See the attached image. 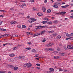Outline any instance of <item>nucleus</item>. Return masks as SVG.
<instances>
[{
  "mask_svg": "<svg viewBox=\"0 0 73 73\" xmlns=\"http://www.w3.org/2000/svg\"><path fill=\"white\" fill-rule=\"evenodd\" d=\"M56 13V14H62V15H64L66 13V12L65 11L64 12H61L60 13Z\"/></svg>",
  "mask_w": 73,
  "mask_h": 73,
  "instance_id": "nucleus-1",
  "label": "nucleus"
},
{
  "mask_svg": "<svg viewBox=\"0 0 73 73\" xmlns=\"http://www.w3.org/2000/svg\"><path fill=\"white\" fill-rule=\"evenodd\" d=\"M42 9L43 10V12H45V11H46V8H45V7L43 6L42 8Z\"/></svg>",
  "mask_w": 73,
  "mask_h": 73,
  "instance_id": "nucleus-2",
  "label": "nucleus"
},
{
  "mask_svg": "<svg viewBox=\"0 0 73 73\" xmlns=\"http://www.w3.org/2000/svg\"><path fill=\"white\" fill-rule=\"evenodd\" d=\"M69 6V5H66L65 6H61V7H62V8H67V7H68Z\"/></svg>",
  "mask_w": 73,
  "mask_h": 73,
  "instance_id": "nucleus-3",
  "label": "nucleus"
},
{
  "mask_svg": "<svg viewBox=\"0 0 73 73\" xmlns=\"http://www.w3.org/2000/svg\"><path fill=\"white\" fill-rule=\"evenodd\" d=\"M27 68H30V67H31V64L27 63Z\"/></svg>",
  "mask_w": 73,
  "mask_h": 73,
  "instance_id": "nucleus-4",
  "label": "nucleus"
},
{
  "mask_svg": "<svg viewBox=\"0 0 73 73\" xmlns=\"http://www.w3.org/2000/svg\"><path fill=\"white\" fill-rule=\"evenodd\" d=\"M24 57H25L24 56H20L19 57V59L22 60V59H23V58H24Z\"/></svg>",
  "mask_w": 73,
  "mask_h": 73,
  "instance_id": "nucleus-5",
  "label": "nucleus"
},
{
  "mask_svg": "<svg viewBox=\"0 0 73 73\" xmlns=\"http://www.w3.org/2000/svg\"><path fill=\"white\" fill-rule=\"evenodd\" d=\"M53 7L55 8H58V6L55 5H53Z\"/></svg>",
  "mask_w": 73,
  "mask_h": 73,
  "instance_id": "nucleus-6",
  "label": "nucleus"
},
{
  "mask_svg": "<svg viewBox=\"0 0 73 73\" xmlns=\"http://www.w3.org/2000/svg\"><path fill=\"white\" fill-rule=\"evenodd\" d=\"M31 19L32 20V23L34 22V21H36V19L33 18H31Z\"/></svg>",
  "mask_w": 73,
  "mask_h": 73,
  "instance_id": "nucleus-7",
  "label": "nucleus"
},
{
  "mask_svg": "<svg viewBox=\"0 0 73 73\" xmlns=\"http://www.w3.org/2000/svg\"><path fill=\"white\" fill-rule=\"evenodd\" d=\"M53 23L54 24H57L58 23V21L57 20L54 21H53Z\"/></svg>",
  "mask_w": 73,
  "mask_h": 73,
  "instance_id": "nucleus-8",
  "label": "nucleus"
},
{
  "mask_svg": "<svg viewBox=\"0 0 73 73\" xmlns=\"http://www.w3.org/2000/svg\"><path fill=\"white\" fill-rule=\"evenodd\" d=\"M37 15L38 16H42V14L41 13H37Z\"/></svg>",
  "mask_w": 73,
  "mask_h": 73,
  "instance_id": "nucleus-9",
  "label": "nucleus"
},
{
  "mask_svg": "<svg viewBox=\"0 0 73 73\" xmlns=\"http://www.w3.org/2000/svg\"><path fill=\"white\" fill-rule=\"evenodd\" d=\"M61 36L59 35L56 38L57 39H58V40H59L60 39V38H61Z\"/></svg>",
  "mask_w": 73,
  "mask_h": 73,
  "instance_id": "nucleus-10",
  "label": "nucleus"
},
{
  "mask_svg": "<svg viewBox=\"0 0 73 73\" xmlns=\"http://www.w3.org/2000/svg\"><path fill=\"white\" fill-rule=\"evenodd\" d=\"M48 21H43L41 22V23H42V24H46V23H47Z\"/></svg>",
  "mask_w": 73,
  "mask_h": 73,
  "instance_id": "nucleus-11",
  "label": "nucleus"
},
{
  "mask_svg": "<svg viewBox=\"0 0 73 73\" xmlns=\"http://www.w3.org/2000/svg\"><path fill=\"white\" fill-rule=\"evenodd\" d=\"M40 35V34H35L33 36V37H35V36H38Z\"/></svg>",
  "mask_w": 73,
  "mask_h": 73,
  "instance_id": "nucleus-12",
  "label": "nucleus"
},
{
  "mask_svg": "<svg viewBox=\"0 0 73 73\" xmlns=\"http://www.w3.org/2000/svg\"><path fill=\"white\" fill-rule=\"evenodd\" d=\"M54 70V69L53 68H51L49 69V71H50L51 72H53Z\"/></svg>",
  "mask_w": 73,
  "mask_h": 73,
  "instance_id": "nucleus-13",
  "label": "nucleus"
},
{
  "mask_svg": "<svg viewBox=\"0 0 73 73\" xmlns=\"http://www.w3.org/2000/svg\"><path fill=\"white\" fill-rule=\"evenodd\" d=\"M47 50L49 52H50V51H52V50H52V48H50L48 49Z\"/></svg>",
  "mask_w": 73,
  "mask_h": 73,
  "instance_id": "nucleus-14",
  "label": "nucleus"
},
{
  "mask_svg": "<svg viewBox=\"0 0 73 73\" xmlns=\"http://www.w3.org/2000/svg\"><path fill=\"white\" fill-rule=\"evenodd\" d=\"M51 12V10L50 9H48L47 11V13H50Z\"/></svg>",
  "mask_w": 73,
  "mask_h": 73,
  "instance_id": "nucleus-15",
  "label": "nucleus"
},
{
  "mask_svg": "<svg viewBox=\"0 0 73 73\" xmlns=\"http://www.w3.org/2000/svg\"><path fill=\"white\" fill-rule=\"evenodd\" d=\"M38 27H39V29H41L42 28V26H38Z\"/></svg>",
  "mask_w": 73,
  "mask_h": 73,
  "instance_id": "nucleus-16",
  "label": "nucleus"
},
{
  "mask_svg": "<svg viewBox=\"0 0 73 73\" xmlns=\"http://www.w3.org/2000/svg\"><path fill=\"white\" fill-rule=\"evenodd\" d=\"M27 35H32V33H30V32H28L26 33Z\"/></svg>",
  "mask_w": 73,
  "mask_h": 73,
  "instance_id": "nucleus-17",
  "label": "nucleus"
},
{
  "mask_svg": "<svg viewBox=\"0 0 73 73\" xmlns=\"http://www.w3.org/2000/svg\"><path fill=\"white\" fill-rule=\"evenodd\" d=\"M23 66L24 68H27V64H24V65H23Z\"/></svg>",
  "mask_w": 73,
  "mask_h": 73,
  "instance_id": "nucleus-18",
  "label": "nucleus"
},
{
  "mask_svg": "<svg viewBox=\"0 0 73 73\" xmlns=\"http://www.w3.org/2000/svg\"><path fill=\"white\" fill-rule=\"evenodd\" d=\"M67 48H68V49H71V45H69L68 46H67Z\"/></svg>",
  "mask_w": 73,
  "mask_h": 73,
  "instance_id": "nucleus-19",
  "label": "nucleus"
},
{
  "mask_svg": "<svg viewBox=\"0 0 73 73\" xmlns=\"http://www.w3.org/2000/svg\"><path fill=\"white\" fill-rule=\"evenodd\" d=\"M18 69V67L16 66L14 67V70H17Z\"/></svg>",
  "mask_w": 73,
  "mask_h": 73,
  "instance_id": "nucleus-20",
  "label": "nucleus"
},
{
  "mask_svg": "<svg viewBox=\"0 0 73 73\" xmlns=\"http://www.w3.org/2000/svg\"><path fill=\"white\" fill-rule=\"evenodd\" d=\"M34 11H37V9L36 8H33Z\"/></svg>",
  "mask_w": 73,
  "mask_h": 73,
  "instance_id": "nucleus-21",
  "label": "nucleus"
},
{
  "mask_svg": "<svg viewBox=\"0 0 73 73\" xmlns=\"http://www.w3.org/2000/svg\"><path fill=\"white\" fill-rule=\"evenodd\" d=\"M52 35L54 36H57V33H53Z\"/></svg>",
  "mask_w": 73,
  "mask_h": 73,
  "instance_id": "nucleus-22",
  "label": "nucleus"
},
{
  "mask_svg": "<svg viewBox=\"0 0 73 73\" xmlns=\"http://www.w3.org/2000/svg\"><path fill=\"white\" fill-rule=\"evenodd\" d=\"M66 36H68V37H70V34H69L67 33L66 34Z\"/></svg>",
  "mask_w": 73,
  "mask_h": 73,
  "instance_id": "nucleus-23",
  "label": "nucleus"
},
{
  "mask_svg": "<svg viewBox=\"0 0 73 73\" xmlns=\"http://www.w3.org/2000/svg\"><path fill=\"white\" fill-rule=\"evenodd\" d=\"M34 0H29V2L30 3H33V2H34Z\"/></svg>",
  "mask_w": 73,
  "mask_h": 73,
  "instance_id": "nucleus-24",
  "label": "nucleus"
},
{
  "mask_svg": "<svg viewBox=\"0 0 73 73\" xmlns=\"http://www.w3.org/2000/svg\"><path fill=\"white\" fill-rule=\"evenodd\" d=\"M13 67H14V66L12 65H10V68H12V69H13Z\"/></svg>",
  "mask_w": 73,
  "mask_h": 73,
  "instance_id": "nucleus-25",
  "label": "nucleus"
},
{
  "mask_svg": "<svg viewBox=\"0 0 73 73\" xmlns=\"http://www.w3.org/2000/svg\"><path fill=\"white\" fill-rule=\"evenodd\" d=\"M32 52H36V51L35 50V49H33L32 50Z\"/></svg>",
  "mask_w": 73,
  "mask_h": 73,
  "instance_id": "nucleus-26",
  "label": "nucleus"
},
{
  "mask_svg": "<svg viewBox=\"0 0 73 73\" xmlns=\"http://www.w3.org/2000/svg\"><path fill=\"white\" fill-rule=\"evenodd\" d=\"M13 50H16V49H17V47H14L13 48Z\"/></svg>",
  "mask_w": 73,
  "mask_h": 73,
  "instance_id": "nucleus-27",
  "label": "nucleus"
},
{
  "mask_svg": "<svg viewBox=\"0 0 73 73\" xmlns=\"http://www.w3.org/2000/svg\"><path fill=\"white\" fill-rule=\"evenodd\" d=\"M15 55L14 54H11L10 55V57H14Z\"/></svg>",
  "mask_w": 73,
  "mask_h": 73,
  "instance_id": "nucleus-28",
  "label": "nucleus"
},
{
  "mask_svg": "<svg viewBox=\"0 0 73 73\" xmlns=\"http://www.w3.org/2000/svg\"><path fill=\"white\" fill-rule=\"evenodd\" d=\"M72 38V37L70 36V38H66V40H69V39H70V38Z\"/></svg>",
  "mask_w": 73,
  "mask_h": 73,
  "instance_id": "nucleus-29",
  "label": "nucleus"
},
{
  "mask_svg": "<svg viewBox=\"0 0 73 73\" xmlns=\"http://www.w3.org/2000/svg\"><path fill=\"white\" fill-rule=\"evenodd\" d=\"M28 21L29 23H32V21L31 20H29Z\"/></svg>",
  "mask_w": 73,
  "mask_h": 73,
  "instance_id": "nucleus-30",
  "label": "nucleus"
},
{
  "mask_svg": "<svg viewBox=\"0 0 73 73\" xmlns=\"http://www.w3.org/2000/svg\"><path fill=\"white\" fill-rule=\"evenodd\" d=\"M54 32V31H49L48 32L49 33H53V32Z\"/></svg>",
  "mask_w": 73,
  "mask_h": 73,
  "instance_id": "nucleus-31",
  "label": "nucleus"
},
{
  "mask_svg": "<svg viewBox=\"0 0 73 73\" xmlns=\"http://www.w3.org/2000/svg\"><path fill=\"white\" fill-rule=\"evenodd\" d=\"M22 27L23 28H25L26 26H25V25H23L22 26Z\"/></svg>",
  "mask_w": 73,
  "mask_h": 73,
  "instance_id": "nucleus-32",
  "label": "nucleus"
},
{
  "mask_svg": "<svg viewBox=\"0 0 73 73\" xmlns=\"http://www.w3.org/2000/svg\"><path fill=\"white\" fill-rule=\"evenodd\" d=\"M17 27L18 28H21V26L20 25H18L17 26Z\"/></svg>",
  "mask_w": 73,
  "mask_h": 73,
  "instance_id": "nucleus-33",
  "label": "nucleus"
},
{
  "mask_svg": "<svg viewBox=\"0 0 73 73\" xmlns=\"http://www.w3.org/2000/svg\"><path fill=\"white\" fill-rule=\"evenodd\" d=\"M14 37H18V35H13Z\"/></svg>",
  "mask_w": 73,
  "mask_h": 73,
  "instance_id": "nucleus-34",
  "label": "nucleus"
},
{
  "mask_svg": "<svg viewBox=\"0 0 73 73\" xmlns=\"http://www.w3.org/2000/svg\"><path fill=\"white\" fill-rule=\"evenodd\" d=\"M22 5H23V7H24L26 5V4H25V3H23L22 4Z\"/></svg>",
  "mask_w": 73,
  "mask_h": 73,
  "instance_id": "nucleus-35",
  "label": "nucleus"
},
{
  "mask_svg": "<svg viewBox=\"0 0 73 73\" xmlns=\"http://www.w3.org/2000/svg\"><path fill=\"white\" fill-rule=\"evenodd\" d=\"M26 49H27V50H30V49H31V48L29 47V48H26Z\"/></svg>",
  "mask_w": 73,
  "mask_h": 73,
  "instance_id": "nucleus-36",
  "label": "nucleus"
},
{
  "mask_svg": "<svg viewBox=\"0 0 73 73\" xmlns=\"http://www.w3.org/2000/svg\"><path fill=\"white\" fill-rule=\"evenodd\" d=\"M59 4H60V3L58 2H56L55 3V4L56 5H58Z\"/></svg>",
  "mask_w": 73,
  "mask_h": 73,
  "instance_id": "nucleus-37",
  "label": "nucleus"
},
{
  "mask_svg": "<svg viewBox=\"0 0 73 73\" xmlns=\"http://www.w3.org/2000/svg\"><path fill=\"white\" fill-rule=\"evenodd\" d=\"M50 44L51 46V45H54V43H50Z\"/></svg>",
  "mask_w": 73,
  "mask_h": 73,
  "instance_id": "nucleus-38",
  "label": "nucleus"
},
{
  "mask_svg": "<svg viewBox=\"0 0 73 73\" xmlns=\"http://www.w3.org/2000/svg\"><path fill=\"white\" fill-rule=\"evenodd\" d=\"M0 73H5V71H0Z\"/></svg>",
  "mask_w": 73,
  "mask_h": 73,
  "instance_id": "nucleus-39",
  "label": "nucleus"
},
{
  "mask_svg": "<svg viewBox=\"0 0 73 73\" xmlns=\"http://www.w3.org/2000/svg\"><path fill=\"white\" fill-rule=\"evenodd\" d=\"M36 27H37V28H36V29H39V28H38L39 27L38 26H36Z\"/></svg>",
  "mask_w": 73,
  "mask_h": 73,
  "instance_id": "nucleus-40",
  "label": "nucleus"
},
{
  "mask_svg": "<svg viewBox=\"0 0 73 73\" xmlns=\"http://www.w3.org/2000/svg\"><path fill=\"white\" fill-rule=\"evenodd\" d=\"M65 54L64 53H62L61 54V56H65Z\"/></svg>",
  "mask_w": 73,
  "mask_h": 73,
  "instance_id": "nucleus-41",
  "label": "nucleus"
},
{
  "mask_svg": "<svg viewBox=\"0 0 73 73\" xmlns=\"http://www.w3.org/2000/svg\"><path fill=\"white\" fill-rule=\"evenodd\" d=\"M46 31L45 30H43L42 31V33H43V34L45 33V32H46Z\"/></svg>",
  "mask_w": 73,
  "mask_h": 73,
  "instance_id": "nucleus-42",
  "label": "nucleus"
},
{
  "mask_svg": "<svg viewBox=\"0 0 73 73\" xmlns=\"http://www.w3.org/2000/svg\"><path fill=\"white\" fill-rule=\"evenodd\" d=\"M0 12H6V11H5V10H0Z\"/></svg>",
  "mask_w": 73,
  "mask_h": 73,
  "instance_id": "nucleus-43",
  "label": "nucleus"
},
{
  "mask_svg": "<svg viewBox=\"0 0 73 73\" xmlns=\"http://www.w3.org/2000/svg\"><path fill=\"white\" fill-rule=\"evenodd\" d=\"M64 48L65 50H67L68 49V48H66V47L64 46Z\"/></svg>",
  "mask_w": 73,
  "mask_h": 73,
  "instance_id": "nucleus-44",
  "label": "nucleus"
},
{
  "mask_svg": "<svg viewBox=\"0 0 73 73\" xmlns=\"http://www.w3.org/2000/svg\"><path fill=\"white\" fill-rule=\"evenodd\" d=\"M54 58H55V59H57V56H54Z\"/></svg>",
  "mask_w": 73,
  "mask_h": 73,
  "instance_id": "nucleus-45",
  "label": "nucleus"
},
{
  "mask_svg": "<svg viewBox=\"0 0 73 73\" xmlns=\"http://www.w3.org/2000/svg\"><path fill=\"white\" fill-rule=\"evenodd\" d=\"M13 24H16V23H17V22L13 21Z\"/></svg>",
  "mask_w": 73,
  "mask_h": 73,
  "instance_id": "nucleus-46",
  "label": "nucleus"
},
{
  "mask_svg": "<svg viewBox=\"0 0 73 73\" xmlns=\"http://www.w3.org/2000/svg\"><path fill=\"white\" fill-rule=\"evenodd\" d=\"M73 36V33H71L70 34V36Z\"/></svg>",
  "mask_w": 73,
  "mask_h": 73,
  "instance_id": "nucleus-47",
  "label": "nucleus"
},
{
  "mask_svg": "<svg viewBox=\"0 0 73 73\" xmlns=\"http://www.w3.org/2000/svg\"><path fill=\"white\" fill-rule=\"evenodd\" d=\"M48 23L49 24H51L52 23L51 21L48 22Z\"/></svg>",
  "mask_w": 73,
  "mask_h": 73,
  "instance_id": "nucleus-48",
  "label": "nucleus"
},
{
  "mask_svg": "<svg viewBox=\"0 0 73 73\" xmlns=\"http://www.w3.org/2000/svg\"><path fill=\"white\" fill-rule=\"evenodd\" d=\"M46 20L47 21H49V19L48 18H45Z\"/></svg>",
  "mask_w": 73,
  "mask_h": 73,
  "instance_id": "nucleus-49",
  "label": "nucleus"
},
{
  "mask_svg": "<svg viewBox=\"0 0 73 73\" xmlns=\"http://www.w3.org/2000/svg\"><path fill=\"white\" fill-rule=\"evenodd\" d=\"M59 46H62V44H61V43H60V44H59Z\"/></svg>",
  "mask_w": 73,
  "mask_h": 73,
  "instance_id": "nucleus-50",
  "label": "nucleus"
},
{
  "mask_svg": "<svg viewBox=\"0 0 73 73\" xmlns=\"http://www.w3.org/2000/svg\"><path fill=\"white\" fill-rule=\"evenodd\" d=\"M36 65L37 66H40V64H36Z\"/></svg>",
  "mask_w": 73,
  "mask_h": 73,
  "instance_id": "nucleus-51",
  "label": "nucleus"
},
{
  "mask_svg": "<svg viewBox=\"0 0 73 73\" xmlns=\"http://www.w3.org/2000/svg\"><path fill=\"white\" fill-rule=\"evenodd\" d=\"M28 45H31V44H32V43L31 42H28Z\"/></svg>",
  "mask_w": 73,
  "mask_h": 73,
  "instance_id": "nucleus-52",
  "label": "nucleus"
},
{
  "mask_svg": "<svg viewBox=\"0 0 73 73\" xmlns=\"http://www.w3.org/2000/svg\"><path fill=\"white\" fill-rule=\"evenodd\" d=\"M44 3H47V0H45L44 1Z\"/></svg>",
  "mask_w": 73,
  "mask_h": 73,
  "instance_id": "nucleus-53",
  "label": "nucleus"
},
{
  "mask_svg": "<svg viewBox=\"0 0 73 73\" xmlns=\"http://www.w3.org/2000/svg\"><path fill=\"white\" fill-rule=\"evenodd\" d=\"M59 70V71H62V69H61V68H60Z\"/></svg>",
  "mask_w": 73,
  "mask_h": 73,
  "instance_id": "nucleus-54",
  "label": "nucleus"
},
{
  "mask_svg": "<svg viewBox=\"0 0 73 73\" xmlns=\"http://www.w3.org/2000/svg\"><path fill=\"white\" fill-rule=\"evenodd\" d=\"M20 2H23L24 3H25V1H21Z\"/></svg>",
  "mask_w": 73,
  "mask_h": 73,
  "instance_id": "nucleus-55",
  "label": "nucleus"
},
{
  "mask_svg": "<svg viewBox=\"0 0 73 73\" xmlns=\"http://www.w3.org/2000/svg\"><path fill=\"white\" fill-rule=\"evenodd\" d=\"M36 68H38L39 70H40V68L39 67H36Z\"/></svg>",
  "mask_w": 73,
  "mask_h": 73,
  "instance_id": "nucleus-56",
  "label": "nucleus"
},
{
  "mask_svg": "<svg viewBox=\"0 0 73 73\" xmlns=\"http://www.w3.org/2000/svg\"><path fill=\"white\" fill-rule=\"evenodd\" d=\"M35 59H36V60H39V58H36Z\"/></svg>",
  "mask_w": 73,
  "mask_h": 73,
  "instance_id": "nucleus-57",
  "label": "nucleus"
},
{
  "mask_svg": "<svg viewBox=\"0 0 73 73\" xmlns=\"http://www.w3.org/2000/svg\"><path fill=\"white\" fill-rule=\"evenodd\" d=\"M8 36V34H5V36Z\"/></svg>",
  "mask_w": 73,
  "mask_h": 73,
  "instance_id": "nucleus-58",
  "label": "nucleus"
},
{
  "mask_svg": "<svg viewBox=\"0 0 73 73\" xmlns=\"http://www.w3.org/2000/svg\"><path fill=\"white\" fill-rule=\"evenodd\" d=\"M57 51H54L53 53H57Z\"/></svg>",
  "mask_w": 73,
  "mask_h": 73,
  "instance_id": "nucleus-59",
  "label": "nucleus"
},
{
  "mask_svg": "<svg viewBox=\"0 0 73 73\" xmlns=\"http://www.w3.org/2000/svg\"><path fill=\"white\" fill-rule=\"evenodd\" d=\"M50 71H47V73H51V72H50Z\"/></svg>",
  "mask_w": 73,
  "mask_h": 73,
  "instance_id": "nucleus-60",
  "label": "nucleus"
},
{
  "mask_svg": "<svg viewBox=\"0 0 73 73\" xmlns=\"http://www.w3.org/2000/svg\"><path fill=\"white\" fill-rule=\"evenodd\" d=\"M2 24V22L0 21V25H1Z\"/></svg>",
  "mask_w": 73,
  "mask_h": 73,
  "instance_id": "nucleus-61",
  "label": "nucleus"
},
{
  "mask_svg": "<svg viewBox=\"0 0 73 73\" xmlns=\"http://www.w3.org/2000/svg\"><path fill=\"white\" fill-rule=\"evenodd\" d=\"M0 30L1 31H3V29H0Z\"/></svg>",
  "mask_w": 73,
  "mask_h": 73,
  "instance_id": "nucleus-62",
  "label": "nucleus"
},
{
  "mask_svg": "<svg viewBox=\"0 0 73 73\" xmlns=\"http://www.w3.org/2000/svg\"><path fill=\"white\" fill-rule=\"evenodd\" d=\"M57 50H58V51H60V49L59 48H58L57 49Z\"/></svg>",
  "mask_w": 73,
  "mask_h": 73,
  "instance_id": "nucleus-63",
  "label": "nucleus"
},
{
  "mask_svg": "<svg viewBox=\"0 0 73 73\" xmlns=\"http://www.w3.org/2000/svg\"><path fill=\"white\" fill-rule=\"evenodd\" d=\"M70 18H71V19H73V15L72 16H71Z\"/></svg>",
  "mask_w": 73,
  "mask_h": 73,
  "instance_id": "nucleus-64",
  "label": "nucleus"
}]
</instances>
